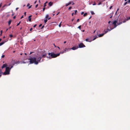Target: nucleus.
Here are the masks:
<instances>
[{"mask_svg": "<svg viewBox=\"0 0 130 130\" xmlns=\"http://www.w3.org/2000/svg\"><path fill=\"white\" fill-rule=\"evenodd\" d=\"M130 3V0H129L128 1H127L124 4V5L125 6L126 4H127V3Z\"/></svg>", "mask_w": 130, "mask_h": 130, "instance_id": "obj_14", "label": "nucleus"}, {"mask_svg": "<svg viewBox=\"0 0 130 130\" xmlns=\"http://www.w3.org/2000/svg\"><path fill=\"white\" fill-rule=\"evenodd\" d=\"M85 47V45L83 43H81L78 45V47L79 48H81Z\"/></svg>", "mask_w": 130, "mask_h": 130, "instance_id": "obj_4", "label": "nucleus"}, {"mask_svg": "<svg viewBox=\"0 0 130 130\" xmlns=\"http://www.w3.org/2000/svg\"><path fill=\"white\" fill-rule=\"evenodd\" d=\"M41 57H40L38 58L37 61L38 62H40V60L41 59Z\"/></svg>", "mask_w": 130, "mask_h": 130, "instance_id": "obj_13", "label": "nucleus"}, {"mask_svg": "<svg viewBox=\"0 0 130 130\" xmlns=\"http://www.w3.org/2000/svg\"><path fill=\"white\" fill-rule=\"evenodd\" d=\"M129 17H128V18H127V19H125L123 21H122V22L123 23H125L126 22V21L128 20H130V19H129Z\"/></svg>", "mask_w": 130, "mask_h": 130, "instance_id": "obj_11", "label": "nucleus"}, {"mask_svg": "<svg viewBox=\"0 0 130 130\" xmlns=\"http://www.w3.org/2000/svg\"><path fill=\"white\" fill-rule=\"evenodd\" d=\"M1 34H2V30L1 31Z\"/></svg>", "mask_w": 130, "mask_h": 130, "instance_id": "obj_62", "label": "nucleus"}, {"mask_svg": "<svg viewBox=\"0 0 130 130\" xmlns=\"http://www.w3.org/2000/svg\"><path fill=\"white\" fill-rule=\"evenodd\" d=\"M72 8V7H70L68 8V9L69 10H70Z\"/></svg>", "mask_w": 130, "mask_h": 130, "instance_id": "obj_36", "label": "nucleus"}, {"mask_svg": "<svg viewBox=\"0 0 130 130\" xmlns=\"http://www.w3.org/2000/svg\"><path fill=\"white\" fill-rule=\"evenodd\" d=\"M48 14H47L46 15V17H45V18L47 19V18H48Z\"/></svg>", "mask_w": 130, "mask_h": 130, "instance_id": "obj_30", "label": "nucleus"}, {"mask_svg": "<svg viewBox=\"0 0 130 130\" xmlns=\"http://www.w3.org/2000/svg\"><path fill=\"white\" fill-rule=\"evenodd\" d=\"M28 59L30 60L29 62L30 64L34 63L35 64L37 65L38 63V62L37 61V58L36 57H32L29 58Z\"/></svg>", "mask_w": 130, "mask_h": 130, "instance_id": "obj_1", "label": "nucleus"}, {"mask_svg": "<svg viewBox=\"0 0 130 130\" xmlns=\"http://www.w3.org/2000/svg\"><path fill=\"white\" fill-rule=\"evenodd\" d=\"M110 22H111V21H109L108 22V24H110Z\"/></svg>", "mask_w": 130, "mask_h": 130, "instance_id": "obj_59", "label": "nucleus"}, {"mask_svg": "<svg viewBox=\"0 0 130 130\" xmlns=\"http://www.w3.org/2000/svg\"><path fill=\"white\" fill-rule=\"evenodd\" d=\"M32 28H31L30 29V31H31L32 30Z\"/></svg>", "mask_w": 130, "mask_h": 130, "instance_id": "obj_50", "label": "nucleus"}, {"mask_svg": "<svg viewBox=\"0 0 130 130\" xmlns=\"http://www.w3.org/2000/svg\"><path fill=\"white\" fill-rule=\"evenodd\" d=\"M14 63H13L12 64V65L14 66V65L15 64H17L19 63H20V62L19 61H16L15 62H14V61H13Z\"/></svg>", "mask_w": 130, "mask_h": 130, "instance_id": "obj_8", "label": "nucleus"}, {"mask_svg": "<svg viewBox=\"0 0 130 130\" xmlns=\"http://www.w3.org/2000/svg\"><path fill=\"white\" fill-rule=\"evenodd\" d=\"M104 35V33L102 34H100L98 36L99 37H102Z\"/></svg>", "mask_w": 130, "mask_h": 130, "instance_id": "obj_21", "label": "nucleus"}, {"mask_svg": "<svg viewBox=\"0 0 130 130\" xmlns=\"http://www.w3.org/2000/svg\"><path fill=\"white\" fill-rule=\"evenodd\" d=\"M53 3L51 2H49L48 3V5L49 6H51L53 5Z\"/></svg>", "mask_w": 130, "mask_h": 130, "instance_id": "obj_17", "label": "nucleus"}, {"mask_svg": "<svg viewBox=\"0 0 130 130\" xmlns=\"http://www.w3.org/2000/svg\"><path fill=\"white\" fill-rule=\"evenodd\" d=\"M86 41L87 42H90L92 41V40L90 39L89 38H88L86 39Z\"/></svg>", "mask_w": 130, "mask_h": 130, "instance_id": "obj_12", "label": "nucleus"}, {"mask_svg": "<svg viewBox=\"0 0 130 130\" xmlns=\"http://www.w3.org/2000/svg\"><path fill=\"white\" fill-rule=\"evenodd\" d=\"M45 9V7H44L43 8V11H44Z\"/></svg>", "mask_w": 130, "mask_h": 130, "instance_id": "obj_37", "label": "nucleus"}, {"mask_svg": "<svg viewBox=\"0 0 130 130\" xmlns=\"http://www.w3.org/2000/svg\"><path fill=\"white\" fill-rule=\"evenodd\" d=\"M19 9V8H16V10H18V9Z\"/></svg>", "mask_w": 130, "mask_h": 130, "instance_id": "obj_58", "label": "nucleus"}, {"mask_svg": "<svg viewBox=\"0 0 130 130\" xmlns=\"http://www.w3.org/2000/svg\"><path fill=\"white\" fill-rule=\"evenodd\" d=\"M44 27V26H43L42 27H41V29H42Z\"/></svg>", "mask_w": 130, "mask_h": 130, "instance_id": "obj_52", "label": "nucleus"}, {"mask_svg": "<svg viewBox=\"0 0 130 130\" xmlns=\"http://www.w3.org/2000/svg\"><path fill=\"white\" fill-rule=\"evenodd\" d=\"M91 17H92L91 16H90L89 18V19H90L91 18Z\"/></svg>", "mask_w": 130, "mask_h": 130, "instance_id": "obj_63", "label": "nucleus"}, {"mask_svg": "<svg viewBox=\"0 0 130 130\" xmlns=\"http://www.w3.org/2000/svg\"><path fill=\"white\" fill-rule=\"evenodd\" d=\"M10 70V68L9 67H6L5 71L3 73V74L4 75H6L9 74Z\"/></svg>", "mask_w": 130, "mask_h": 130, "instance_id": "obj_3", "label": "nucleus"}, {"mask_svg": "<svg viewBox=\"0 0 130 130\" xmlns=\"http://www.w3.org/2000/svg\"><path fill=\"white\" fill-rule=\"evenodd\" d=\"M2 73L1 70H0V77L2 76Z\"/></svg>", "mask_w": 130, "mask_h": 130, "instance_id": "obj_24", "label": "nucleus"}, {"mask_svg": "<svg viewBox=\"0 0 130 130\" xmlns=\"http://www.w3.org/2000/svg\"><path fill=\"white\" fill-rule=\"evenodd\" d=\"M77 48L78 47H77L74 46L73 47H72L71 48H70L69 50L72 49L73 50H74L77 49Z\"/></svg>", "mask_w": 130, "mask_h": 130, "instance_id": "obj_10", "label": "nucleus"}, {"mask_svg": "<svg viewBox=\"0 0 130 130\" xmlns=\"http://www.w3.org/2000/svg\"><path fill=\"white\" fill-rule=\"evenodd\" d=\"M6 42V41H5L0 43V46Z\"/></svg>", "mask_w": 130, "mask_h": 130, "instance_id": "obj_19", "label": "nucleus"}, {"mask_svg": "<svg viewBox=\"0 0 130 130\" xmlns=\"http://www.w3.org/2000/svg\"><path fill=\"white\" fill-rule=\"evenodd\" d=\"M119 23H117L118 25H119L121 24L122 23V19H120L119 20Z\"/></svg>", "mask_w": 130, "mask_h": 130, "instance_id": "obj_7", "label": "nucleus"}, {"mask_svg": "<svg viewBox=\"0 0 130 130\" xmlns=\"http://www.w3.org/2000/svg\"><path fill=\"white\" fill-rule=\"evenodd\" d=\"M23 63H26V62H25L24 61H23Z\"/></svg>", "mask_w": 130, "mask_h": 130, "instance_id": "obj_60", "label": "nucleus"}, {"mask_svg": "<svg viewBox=\"0 0 130 130\" xmlns=\"http://www.w3.org/2000/svg\"><path fill=\"white\" fill-rule=\"evenodd\" d=\"M69 48H65L64 50V52L65 53L66 51H67L68 49H69Z\"/></svg>", "mask_w": 130, "mask_h": 130, "instance_id": "obj_20", "label": "nucleus"}, {"mask_svg": "<svg viewBox=\"0 0 130 130\" xmlns=\"http://www.w3.org/2000/svg\"><path fill=\"white\" fill-rule=\"evenodd\" d=\"M117 22V20L114 21L112 23V24H113L114 26V28H116L117 27V25H116V23Z\"/></svg>", "mask_w": 130, "mask_h": 130, "instance_id": "obj_5", "label": "nucleus"}, {"mask_svg": "<svg viewBox=\"0 0 130 130\" xmlns=\"http://www.w3.org/2000/svg\"><path fill=\"white\" fill-rule=\"evenodd\" d=\"M38 6V4H37L35 6V8H37V7Z\"/></svg>", "mask_w": 130, "mask_h": 130, "instance_id": "obj_42", "label": "nucleus"}, {"mask_svg": "<svg viewBox=\"0 0 130 130\" xmlns=\"http://www.w3.org/2000/svg\"><path fill=\"white\" fill-rule=\"evenodd\" d=\"M112 6H110V8H109V9H111V8H112Z\"/></svg>", "mask_w": 130, "mask_h": 130, "instance_id": "obj_46", "label": "nucleus"}, {"mask_svg": "<svg viewBox=\"0 0 130 130\" xmlns=\"http://www.w3.org/2000/svg\"><path fill=\"white\" fill-rule=\"evenodd\" d=\"M31 6H30L29 7H28V8L29 9V8H30Z\"/></svg>", "mask_w": 130, "mask_h": 130, "instance_id": "obj_61", "label": "nucleus"}, {"mask_svg": "<svg viewBox=\"0 0 130 130\" xmlns=\"http://www.w3.org/2000/svg\"><path fill=\"white\" fill-rule=\"evenodd\" d=\"M61 22L60 24H59V27H61Z\"/></svg>", "mask_w": 130, "mask_h": 130, "instance_id": "obj_40", "label": "nucleus"}, {"mask_svg": "<svg viewBox=\"0 0 130 130\" xmlns=\"http://www.w3.org/2000/svg\"><path fill=\"white\" fill-rule=\"evenodd\" d=\"M79 21V19H77V22H78Z\"/></svg>", "mask_w": 130, "mask_h": 130, "instance_id": "obj_51", "label": "nucleus"}, {"mask_svg": "<svg viewBox=\"0 0 130 130\" xmlns=\"http://www.w3.org/2000/svg\"><path fill=\"white\" fill-rule=\"evenodd\" d=\"M46 57L47 58H48L49 59H51L52 58L51 56H47Z\"/></svg>", "mask_w": 130, "mask_h": 130, "instance_id": "obj_25", "label": "nucleus"}, {"mask_svg": "<svg viewBox=\"0 0 130 130\" xmlns=\"http://www.w3.org/2000/svg\"><path fill=\"white\" fill-rule=\"evenodd\" d=\"M46 55V54L45 53H44L43 54H42L40 57H41L42 58H44L45 57Z\"/></svg>", "mask_w": 130, "mask_h": 130, "instance_id": "obj_6", "label": "nucleus"}, {"mask_svg": "<svg viewBox=\"0 0 130 130\" xmlns=\"http://www.w3.org/2000/svg\"><path fill=\"white\" fill-rule=\"evenodd\" d=\"M5 6H8V5H7L6 4H5L3 6V8Z\"/></svg>", "mask_w": 130, "mask_h": 130, "instance_id": "obj_38", "label": "nucleus"}, {"mask_svg": "<svg viewBox=\"0 0 130 130\" xmlns=\"http://www.w3.org/2000/svg\"><path fill=\"white\" fill-rule=\"evenodd\" d=\"M13 67V66L12 65V66L11 68H10V69H11Z\"/></svg>", "mask_w": 130, "mask_h": 130, "instance_id": "obj_54", "label": "nucleus"}, {"mask_svg": "<svg viewBox=\"0 0 130 130\" xmlns=\"http://www.w3.org/2000/svg\"><path fill=\"white\" fill-rule=\"evenodd\" d=\"M96 5V3H95V2H94V3L93 4V5Z\"/></svg>", "mask_w": 130, "mask_h": 130, "instance_id": "obj_44", "label": "nucleus"}, {"mask_svg": "<svg viewBox=\"0 0 130 130\" xmlns=\"http://www.w3.org/2000/svg\"><path fill=\"white\" fill-rule=\"evenodd\" d=\"M20 23H21V22H20L19 23H18L17 24V26H19V25H20Z\"/></svg>", "mask_w": 130, "mask_h": 130, "instance_id": "obj_35", "label": "nucleus"}, {"mask_svg": "<svg viewBox=\"0 0 130 130\" xmlns=\"http://www.w3.org/2000/svg\"><path fill=\"white\" fill-rule=\"evenodd\" d=\"M112 29H111L110 30L109 29H107V30H104V34H105L107 32H108V31H110Z\"/></svg>", "mask_w": 130, "mask_h": 130, "instance_id": "obj_9", "label": "nucleus"}, {"mask_svg": "<svg viewBox=\"0 0 130 130\" xmlns=\"http://www.w3.org/2000/svg\"><path fill=\"white\" fill-rule=\"evenodd\" d=\"M9 36L10 37H13V35L11 34Z\"/></svg>", "mask_w": 130, "mask_h": 130, "instance_id": "obj_43", "label": "nucleus"}, {"mask_svg": "<svg viewBox=\"0 0 130 130\" xmlns=\"http://www.w3.org/2000/svg\"><path fill=\"white\" fill-rule=\"evenodd\" d=\"M5 57V55H2V58H4Z\"/></svg>", "mask_w": 130, "mask_h": 130, "instance_id": "obj_41", "label": "nucleus"}, {"mask_svg": "<svg viewBox=\"0 0 130 130\" xmlns=\"http://www.w3.org/2000/svg\"><path fill=\"white\" fill-rule=\"evenodd\" d=\"M97 37V36H96L95 37H94V38L93 39V40H95Z\"/></svg>", "mask_w": 130, "mask_h": 130, "instance_id": "obj_28", "label": "nucleus"}, {"mask_svg": "<svg viewBox=\"0 0 130 130\" xmlns=\"http://www.w3.org/2000/svg\"><path fill=\"white\" fill-rule=\"evenodd\" d=\"M11 20H9V21H8V25H10L11 23Z\"/></svg>", "mask_w": 130, "mask_h": 130, "instance_id": "obj_23", "label": "nucleus"}, {"mask_svg": "<svg viewBox=\"0 0 130 130\" xmlns=\"http://www.w3.org/2000/svg\"><path fill=\"white\" fill-rule=\"evenodd\" d=\"M42 25V24H40L39 25V27H41Z\"/></svg>", "mask_w": 130, "mask_h": 130, "instance_id": "obj_57", "label": "nucleus"}, {"mask_svg": "<svg viewBox=\"0 0 130 130\" xmlns=\"http://www.w3.org/2000/svg\"><path fill=\"white\" fill-rule=\"evenodd\" d=\"M87 13H86L84 14L83 15V16L84 17H85L87 15Z\"/></svg>", "mask_w": 130, "mask_h": 130, "instance_id": "obj_27", "label": "nucleus"}, {"mask_svg": "<svg viewBox=\"0 0 130 130\" xmlns=\"http://www.w3.org/2000/svg\"><path fill=\"white\" fill-rule=\"evenodd\" d=\"M91 13L92 15H93L94 14V12L93 11H91Z\"/></svg>", "mask_w": 130, "mask_h": 130, "instance_id": "obj_32", "label": "nucleus"}, {"mask_svg": "<svg viewBox=\"0 0 130 130\" xmlns=\"http://www.w3.org/2000/svg\"><path fill=\"white\" fill-rule=\"evenodd\" d=\"M75 13H74V14H76V12H77V10H75Z\"/></svg>", "mask_w": 130, "mask_h": 130, "instance_id": "obj_34", "label": "nucleus"}, {"mask_svg": "<svg viewBox=\"0 0 130 130\" xmlns=\"http://www.w3.org/2000/svg\"><path fill=\"white\" fill-rule=\"evenodd\" d=\"M101 4H102L101 2H99V3H98V5H100Z\"/></svg>", "mask_w": 130, "mask_h": 130, "instance_id": "obj_39", "label": "nucleus"}, {"mask_svg": "<svg viewBox=\"0 0 130 130\" xmlns=\"http://www.w3.org/2000/svg\"><path fill=\"white\" fill-rule=\"evenodd\" d=\"M81 26L80 25L78 27V28H79L80 29H81Z\"/></svg>", "mask_w": 130, "mask_h": 130, "instance_id": "obj_33", "label": "nucleus"}, {"mask_svg": "<svg viewBox=\"0 0 130 130\" xmlns=\"http://www.w3.org/2000/svg\"><path fill=\"white\" fill-rule=\"evenodd\" d=\"M47 3V1L44 3V7H45L46 6V4Z\"/></svg>", "mask_w": 130, "mask_h": 130, "instance_id": "obj_26", "label": "nucleus"}, {"mask_svg": "<svg viewBox=\"0 0 130 130\" xmlns=\"http://www.w3.org/2000/svg\"><path fill=\"white\" fill-rule=\"evenodd\" d=\"M2 3H1L0 4V8L2 6Z\"/></svg>", "mask_w": 130, "mask_h": 130, "instance_id": "obj_47", "label": "nucleus"}, {"mask_svg": "<svg viewBox=\"0 0 130 130\" xmlns=\"http://www.w3.org/2000/svg\"><path fill=\"white\" fill-rule=\"evenodd\" d=\"M37 26V24H35V25H34V26H33V27H35Z\"/></svg>", "mask_w": 130, "mask_h": 130, "instance_id": "obj_45", "label": "nucleus"}, {"mask_svg": "<svg viewBox=\"0 0 130 130\" xmlns=\"http://www.w3.org/2000/svg\"><path fill=\"white\" fill-rule=\"evenodd\" d=\"M48 54V55L50 56L52 58H56L60 55V53L56 54L54 52L49 53Z\"/></svg>", "mask_w": 130, "mask_h": 130, "instance_id": "obj_2", "label": "nucleus"}, {"mask_svg": "<svg viewBox=\"0 0 130 130\" xmlns=\"http://www.w3.org/2000/svg\"><path fill=\"white\" fill-rule=\"evenodd\" d=\"M119 8H118L116 11L117 12L119 10Z\"/></svg>", "mask_w": 130, "mask_h": 130, "instance_id": "obj_64", "label": "nucleus"}, {"mask_svg": "<svg viewBox=\"0 0 130 130\" xmlns=\"http://www.w3.org/2000/svg\"><path fill=\"white\" fill-rule=\"evenodd\" d=\"M109 15V16L110 18H111L113 15V13H110Z\"/></svg>", "mask_w": 130, "mask_h": 130, "instance_id": "obj_22", "label": "nucleus"}, {"mask_svg": "<svg viewBox=\"0 0 130 130\" xmlns=\"http://www.w3.org/2000/svg\"><path fill=\"white\" fill-rule=\"evenodd\" d=\"M11 4V3H10L8 5V6H10Z\"/></svg>", "mask_w": 130, "mask_h": 130, "instance_id": "obj_55", "label": "nucleus"}, {"mask_svg": "<svg viewBox=\"0 0 130 130\" xmlns=\"http://www.w3.org/2000/svg\"><path fill=\"white\" fill-rule=\"evenodd\" d=\"M47 21V19H45L44 20V22L45 23H46Z\"/></svg>", "mask_w": 130, "mask_h": 130, "instance_id": "obj_29", "label": "nucleus"}, {"mask_svg": "<svg viewBox=\"0 0 130 130\" xmlns=\"http://www.w3.org/2000/svg\"><path fill=\"white\" fill-rule=\"evenodd\" d=\"M15 16H14L13 17V18L14 19H15Z\"/></svg>", "mask_w": 130, "mask_h": 130, "instance_id": "obj_56", "label": "nucleus"}, {"mask_svg": "<svg viewBox=\"0 0 130 130\" xmlns=\"http://www.w3.org/2000/svg\"><path fill=\"white\" fill-rule=\"evenodd\" d=\"M64 53H65L64 51H63V52H60V53H60V54H63Z\"/></svg>", "mask_w": 130, "mask_h": 130, "instance_id": "obj_31", "label": "nucleus"}, {"mask_svg": "<svg viewBox=\"0 0 130 130\" xmlns=\"http://www.w3.org/2000/svg\"><path fill=\"white\" fill-rule=\"evenodd\" d=\"M71 4V2H70L66 4L65 6H66L67 7L68 5H69L70 4Z\"/></svg>", "mask_w": 130, "mask_h": 130, "instance_id": "obj_18", "label": "nucleus"}, {"mask_svg": "<svg viewBox=\"0 0 130 130\" xmlns=\"http://www.w3.org/2000/svg\"><path fill=\"white\" fill-rule=\"evenodd\" d=\"M30 5V4L29 3H28L27 5V6L28 7V6Z\"/></svg>", "mask_w": 130, "mask_h": 130, "instance_id": "obj_49", "label": "nucleus"}, {"mask_svg": "<svg viewBox=\"0 0 130 130\" xmlns=\"http://www.w3.org/2000/svg\"><path fill=\"white\" fill-rule=\"evenodd\" d=\"M23 18V15H22L21 17V19H22V18Z\"/></svg>", "mask_w": 130, "mask_h": 130, "instance_id": "obj_53", "label": "nucleus"}, {"mask_svg": "<svg viewBox=\"0 0 130 130\" xmlns=\"http://www.w3.org/2000/svg\"><path fill=\"white\" fill-rule=\"evenodd\" d=\"M31 16H32L31 15H30L28 17V20H29V22H31Z\"/></svg>", "mask_w": 130, "mask_h": 130, "instance_id": "obj_16", "label": "nucleus"}, {"mask_svg": "<svg viewBox=\"0 0 130 130\" xmlns=\"http://www.w3.org/2000/svg\"><path fill=\"white\" fill-rule=\"evenodd\" d=\"M83 14H84V12H82L81 13V15H83Z\"/></svg>", "mask_w": 130, "mask_h": 130, "instance_id": "obj_48", "label": "nucleus"}, {"mask_svg": "<svg viewBox=\"0 0 130 130\" xmlns=\"http://www.w3.org/2000/svg\"><path fill=\"white\" fill-rule=\"evenodd\" d=\"M7 66V65L6 64H3V66H2V68H3L5 67H6Z\"/></svg>", "mask_w": 130, "mask_h": 130, "instance_id": "obj_15", "label": "nucleus"}]
</instances>
